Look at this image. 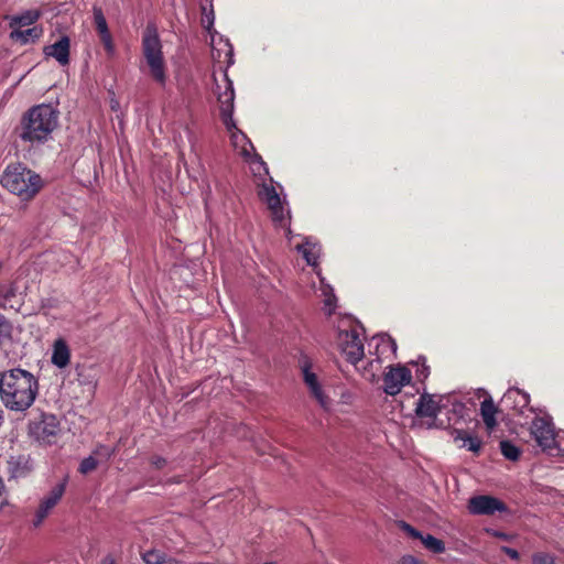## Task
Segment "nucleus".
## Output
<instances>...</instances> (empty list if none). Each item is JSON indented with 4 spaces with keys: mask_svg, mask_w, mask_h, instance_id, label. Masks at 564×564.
<instances>
[{
    "mask_svg": "<svg viewBox=\"0 0 564 564\" xmlns=\"http://www.w3.org/2000/svg\"><path fill=\"white\" fill-rule=\"evenodd\" d=\"M40 391L39 378L21 367L0 371V401L15 413H24L35 402Z\"/></svg>",
    "mask_w": 564,
    "mask_h": 564,
    "instance_id": "obj_1",
    "label": "nucleus"
},
{
    "mask_svg": "<svg viewBox=\"0 0 564 564\" xmlns=\"http://www.w3.org/2000/svg\"><path fill=\"white\" fill-rule=\"evenodd\" d=\"M59 111L48 104H41L30 108L21 118L17 128L19 138L23 142L43 144L52 139L58 127Z\"/></svg>",
    "mask_w": 564,
    "mask_h": 564,
    "instance_id": "obj_2",
    "label": "nucleus"
},
{
    "mask_svg": "<svg viewBox=\"0 0 564 564\" xmlns=\"http://www.w3.org/2000/svg\"><path fill=\"white\" fill-rule=\"evenodd\" d=\"M0 183L21 200H31L43 186L42 177L22 163H11L4 169Z\"/></svg>",
    "mask_w": 564,
    "mask_h": 564,
    "instance_id": "obj_3",
    "label": "nucleus"
},
{
    "mask_svg": "<svg viewBox=\"0 0 564 564\" xmlns=\"http://www.w3.org/2000/svg\"><path fill=\"white\" fill-rule=\"evenodd\" d=\"M142 54L150 68L154 82L164 86L166 83V67L162 51V43L153 24H148L142 34Z\"/></svg>",
    "mask_w": 564,
    "mask_h": 564,
    "instance_id": "obj_4",
    "label": "nucleus"
},
{
    "mask_svg": "<svg viewBox=\"0 0 564 564\" xmlns=\"http://www.w3.org/2000/svg\"><path fill=\"white\" fill-rule=\"evenodd\" d=\"M59 434L61 423L54 414L41 413L29 423V435L40 445L50 446L56 444Z\"/></svg>",
    "mask_w": 564,
    "mask_h": 564,
    "instance_id": "obj_5",
    "label": "nucleus"
},
{
    "mask_svg": "<svg viewBox=\"0 0 564 564\" xmlns=\"http://www.w3.org/2000/svg\"><path fill=\"white\" fill-rule=\"evenodd\" d=\"M337 341L348 362L356 365L362 359L365 355L364 344L357 327H351L350 329H339Z\"/></svg>",
    "mask_w": 564,
    "mask_h": 564,
    "instance_id": "obj_6",
    "label": "nucleus"
},
{
    "mask_svg": "<svg viewBox=\"0 0 564 564\" xmlns=\"http://www.w3.org/2000/svg\"><path fill=\"white\" fill-rule=\"evenodd\" d=\"M414 411L416 416L432 420L427 425L430 429H446L449 425V423L446 424L437 417L442 412V406L440 402L435 401L434 395L430 393L423 392L420 395Z\"/></svg>",
    "mask_w": 564,
    "mask_h": 564,
    "instance_id": "obj_7",
    "label": "nucleus"
},
{
    "mask_svg": "<svg viewBox=\"0 0 564 564\" xmlns=\"http://www.w3.org/2000/svg\"><path fill=\"white\" fill-rule=\"evenodd\" d=\"M66 489V480L55 485L45 495L35 511V516L33 519V527H40L44 520L50 516L52 510L57 506L61 501L62 497L65 494Z\"/></svg>",
    "mask_w": 564,
    "mask_h": 564,
    "instance_id": "obj_8",
    "label": "nucleus"
},
{
    "mask_svg": "<svg viewBox=\"0 0 564 564\" xmlns=\"http://www.w3.org/2000/svg\"><path fill=\"white\" fill-rule=\"evenodd\" d=\"M467 508L469 513L476 516H492L496 512L507 511V506L503 501L489 495L471 497L468 500Z\"/></svg>",
    "mask_w": 564,
    "mask_h": 564,
    "instance_id": "obj_9",
    "label": "nucleus"
},
{
    "mask_svg": "<svg viewBox=\"0 0 564 564\" xmlns=\"http://www.w3.org/2000/svg\"><path fill=\"white\" fill-rule=\"evenodd\" d=\"M411 378V371L405 366L390 367L383 376V390L389 395H395L403 386L410 383Z\"/></svg>",
    "mask_w": 564,
    "mask_h": 564,
    "instance_id": "obj_10",
    "label": "nucleus"
},
{
    "mask_svg": "<svg viewBox=\"0 0 564 564\" xmlns=\"http://www.w3.org/2000/svg\"><path fill=\"white\" fill-rule=\"evenodd\" d=\"M531 434L543 449H551L555 445V432L553 424L544 417H535L531 424Z\"/></svg>",
    "mask_w": 564,
    "mask_h": 564,
    "instance_id": "obj_11",
    "label": "nucleus"
},
{
    "mask_svg": "<svg viewBox=\"0 0 564 564\" xmlns=\"http://www.w3.org/2000/svg\"><path fill=\"white\" fill-rule=\"evenodd\" d=\"M234 98L235 93L231 84H229V88L219 96L218 100L220 102V118L227 130L231 131L236 128V124L232 119L234 113Z\"/></svg>",
    "mask_w": 564,
    "mask_h": 564,
    "instance_id": "obj_12",
    "label": "nucleus"
},
{
    "mask_svg": "<svg viewBox=\"0 0 564 564\" xmlns=\"http://www.w3.org/2000/svg\"><path fill=\"white\" fill-rule=\"evenodd\" d=\"M69 37L63 35L54 44L45 46L44 54L46 56L54 57L62 66H65L69 63Z\"/></svg>",
    "mask_w": 564,
    "mask_h": 564,
    "instance_id": "obj_13",
    "label": "nucleus"
},
{
    "mask_svg": "<svg viewBox=\"0 0 564 564\" xmlns=\"http://www.w3.org/2000/svg\"><path fill=\"white\" fill-rule=\"evenodd\" d=\"M51 361L59 369H64L69 365L70 349L65 339L58 338L54 341Z\"/></svg>",
    "mask_w": 564,
    "mask_h": 564,
    "instance_id": "obj_14",
    "label": "nucleus"
},
{
    "mask_svg": "<svg viewBox=\"0 0 564 564\" xmlns=\"http://www.w3.org/2000/svg\"><path fill=\"white\" fill-rule=\"evenodd\" d=\"M9 465L10 473L14 478L26 477L34 468V463L30 455L12 457Z\"/></svg>",
    "mask_w": 564,
    "mask_h": 564,
    "instance_id": "obj_15",
    "label": "nucleus"
},
{
    "mask_svg": "<svg viewBox=\"0 0 564 564\" xmlns=\"http://www.w3.org/2000/svg\"><path fill=\"white\" fill-rule=\"evenodd\" d=\"M509 401L514 403L513 409L517 413H523V410L530 404V395L518 388L509 389L505 393L502 402L507 403Z\"/></svg>",
    "mask_w": 564,
    "mask_h": 564,
    "instance_id": "obj_16",
    "label": "nucleus"
},
{
    "mask_svg": "<svg viewBox=\"0 0 564 564\" xmlns=\"http://www.w3.org/2000/svg\"><path fill=\"white\" fill-rule=\"evenodd\" d=\"M454 441H462L460 447H466L468 451L478 454L482 447V441L478 436H471L464 430L455 429L452 433Z\"/></svg>",
    "mask_w": 564,
    "mask_h": 564,
    "instance_id": "obj_17",
    "label": "nucleus"
},
{
    "mask_svg": "<svg viewBox=\"0 0 564 564\" xmlns=\"http://www.w3.org/2000/svg\"><path fill=\"white\" fill-rule=\"evenodd\" d=\"M497 412L498 409L490 397L480 403V414L487 429L492 430L497 426Z\"/></svg>",
    "mask_w": 564,
    "mask_h": 564,
    "instance_id": "obj_18",
    "label": "nucleus"
},
{
    "mask_svg": "<svg viewBox=\"0 0 564 564\" xmlns=\"http://www.w3.org/2000/svg\"><path fill=\"white\" fill-rule=\"evenodd\" d=\"M42 34L43 30L41 26H33L26 30L15 29L10 33V37L21 44H26L30 41L35 42L42 36Z\"/></svg>",
    "mask_w": 564,
    "mask_h": 564,
    "instance_id": "obj_19",
    "label": "nucleus"
},
{
    "mask_svg": "<svg viewBox=\"0 0 564 564\" xmlns=\"http://www.w3.org/2000/svg\"><path fill=\"white\" fill-rule=\"evenodd\" d=\"M41 17L40 11L37 10H28L23 12L20 15L13 17L10 26L14 28L15 25L19 26H29L34 24Z\"/></svg>",
    "mask_w": 564,
    "mask_h": 564,
    "instance_id": "obj_20",
    "label": "nucleus"
},
{
    "mask_svg": "<svg viewBox=\"0 0 564 564\" xmlns=\"http://www.w3.org/2000/svg\"><path fill=\"white\" fill-rule=\"evenodd\" d=\"M300 368L303 376V381L307 389L318 382L316 373L312 371V362L307 357L300 360Z\"/></svg>",
    "mask_w": 564,
    "mask_h": 564,
    "instance_id": "obj_21",
    "label": "nucleus"
},
{
    "mask_svg": "<svg viewBox=\"0 0 564 564\" xmlns=\"http://www.w3.org/2000/svg\"><path fill=\"white\" fill-rule=\"evenodd\" d=\"M422 544L426 550L434 554H441L445 552V543L443 540L435 538L432 534H424L421 539Z\"/></svg>",
    "mask_w": 564,
    "mask_h": 564,
    "instance_id": "obj_22",
    "label": "nucleus"
},
{
    "mask_svg": "<svg viewBox=\"0 0 564 564\" xmlns=\"http://www.w3.org/2000/svg\"><path fill=\"white\" fill-rule=\"evenodd\" d=\"M267 206L271 213L272 220L282 224L284 220V209L280 196L278 195L272 200L268 202Z\"/></svg>",
    "mask_w": 564,
    "mask_h": 564,
    "instance_id": "obj_23",
    "label": "nucleus"
},
{
    "mask_svg": "<svg viewBox=\"0 0 564 564\" xmlns=\"http://www.w3.org/2000/svg\"><path fill=\"white\" fill-rule=\"evenodd\" d=\"M311 395L318 402V404L325 409L328 410L330 408L332 401L328 398V395L325 394L323 391V388L319 383H315L314 386L308 388Z\"/></svg>",
    "mask_w": 564,
    "mask_h": 564,
    "instance_id": "obj_24",
    "label": "nucleus"
},
{
    "mask_svg": "<svg viewBox=\"0 0 564 564\" xmlns=\"http://www.w3.org/2000/svg\"><path fill=\"white\" fill-rule=\"evenodd\" d=\"M501 454L510 460H518L520 458V449L510 441H501L500 444Z\"/></svg>",
    "mask_w": 564,
    "mask_h": 564,
    "instance_id": "obj_25",
    "label": "nucleus"
},
{
    "mask_svg": "<svg viewBox=\"0 0 564 564\" xmlns=\"http://www.w3.org/2000/svg\"><path fill=\"white\" fill-rule=\"evenodd\" d=\"M98 463L99 460L95 456H88L80 462L78 471L83 475H87L97 468Z\"/></svg>",
    "mask_w": 564,
    "mask_h": 564,
    "instance_id": "obj_26",
    "label": "nucleus"
},
{
    "mask_svg": "<svg viewBox=\"0 0 564 564\" xmlns=\"http://www.w3.org/2000/svg\"><path fill=\"white\" fill-rule=\"evenodd\" d=\"M165 556L166 554L161 551L150 550L142 555V558L145 564H162Z\"/></svg>",
    "mask_w": 564,
    "mask_h": 564,
    "instance_id": "obj_27",
    "label": "nucleus"
},
{
    "mask_svg": "<svg viewBox=\"0 0 564 564\" xmlns=\"http://www.w3.org/2000/svg\"><path fill=\"white\" fill-rule=\"evenodd\" d=\"M94 20L98 33H106V31H109L106 18L101 9L94 10Z\"/></svg>",
    "mask_w": 564,
    "mask_h": 564,
    "instance_id": "obj_28",
    "label": "nucleus"
},
{
    "mask_svg": "<svg viewBox=\"0 0 564 564\" xmlns=\"http://www.w3.org/2000/svg\"><path fill=\"white\" fill-rule=\"evenodd\" d=\"M98 35L107 54L112 55L115 53V44L110 31H106V33H98Z\"/></svg>",
    "mask_w": 564,
    "mask_h": 564,
    "instance_id": "obj_29",
    "label": "nucleus"
},
{
    "mask_svg": "<svg viewBox=\"0 0 564 564\" xmlns=\"http://www.w3.org/2000/svg\"><path fill=\"white\" fill-rule=\"evenodd\" d=\"M532 564H555V557L546 552H535L532 555Z\"/></svg>",
    "mask_w": 564,
    "mask_h": 564,
    "instance_id": "obj_30",
    "label": "nucleus"
},
{
    "mask_svg": "<svg viewBox=\"0 0 564 564\" xmlns=\"http://www.w3.org/2000/svg\"><path fill=\"white\" fill-rule=\"evenodd\" d=\"M279 194L276 193L275 188L271 185H263L261 189L259 191V197L262 202L265 204L270 200H272L274 197H276Z\"/></svg>",
    "mask_w": 564,
    "mask_h": 564,
    "instance_id": "obj_31",
    "label": "nucleus"
},
{
    "mask_svg": "<svg viewBox=\"0 0 564 564\" xmlns=\"http://www.w3.org/2000/svg\"><path fill=\"white\" fill-rule=\"evenodd\" d=\"M94 455L98 456L100 459L109 460L115 455V448H110L106 445H99L94 451Z\"/></svg>",
    "mask_w": 564,
    "mask_h": 564,
    "instance_id": "obj_32",
    "label": "nucleus"
},
{
    "mask_svg": "<svg viewBox=\"0 0 564 564\" xmlns=\"http://www.w3.org/2000/svg\"><path fill=\"white\" fill-rule=\"evenodd\" d=\"M400 527L412 539H417L421 541V539L424 535L421 531L416 530L414 527H412L411 524H409L404 521L401 522Z\"/></svg>",
    "mask_w": 564,
    "mask_h": 564,
    "instance_id": "obj_33",
    "label": "nucleus"
},
{
    "mask_svg": "<svg viewBox=\"0 0 564 564\" xmlns=\"http://www.w3.org/2000/svg\"><path fill=\"white\" fill-rule=\"evenodd\" d=\"M423 361H425V358H423ZM430 376V367L423 362L421 367H417L416 369V378L421 382H423L427 377Z\"/></svg>",
    "mask_w": 564,
    "mask_h": 564,
    "instance_id": "obj_34",
    "label": "nucleus"
},
{
    "mask_svg": "<svg viewBox=\"0 0 564 564\" xmlns=\"http://www.w3.org/2000/svg\"><path fill=\"white\" fill-rule=\"evenodd\" d=\"M398 564H426L424 561L415 557L414 555H403Z\"/></svg>",
    "mask_w": 564,
    "mask_h": 564,
    "instance_id": "obj_35",
    "label": "nucleus"
},
{
    "mask_svg": "<svg viewBox=\"0 0 564 564\" xmlns=\"http://www.w3.org/2000/svg\"><path fill=\"white\" fill-rule=\"evenodd\" d=\"M150 462L155 469H162L166 465V459L159 455H153Z\"/></svg>",
    "mask_w": 564,
    "mask_h": 564,
    "instance_id": "obj_36",
    "label": "nucleus"
},
{
    "mask_svg": "<svg viewBox=\"0 0 564 564\" xmlns=\"http://www.w3.org/2000/svg\"><path fill=\"white\" fill-rule=\"evenodd\" d=\"M501 552L509 556L513 561H518L520 558V554L516 549L509 547V546H501Z\"/></svg>",
    "mask_w": 564,
    "mask_h": 564,
    "instance_id": "obj_37",
    "label": "nucleus"
},
{
    "mask_svg": "<svg viewBox=\"0 0 564 564\" xmlns=\"http://www.w3.org/2000/svg\"><path fill=\"white\" fill-rule=\"evenodd\" d=\"M162 564H183V563L174 557L165 556Z\"/></svg>",
    "mask_w": 564,
    "mask_h": 564,
    "instance_id": "obj_38",
    "label": "nucleus"
},
{
    "mask_svg": "<svg viewBox=\"0 0 564 564\" xmlns=\"http://www.w3.org/2000/svg\"><path fill=\"white\" fill-rule=\"evenodd\" d=\"M100 564H116V560L112 555H107L101 560Z\"/></svg>",
    "mask_w": 564,
    "mask_h": 564,
    "instance_id": "obj_39",
    "label": "nucleus"
},
{
    "mask_svg": "<svg viewBox=\"0 0 564 564\" xmlns=\"http://www.w3.org/2000/svg\"><path fill=\"white\" fill-rule=\"evenodd\" d=\"M213 15V12L210 13ZM207 25L206 28L209 29L210 25L214 23V17L206 15ZM203 24L205 23V19H202Z\"/></svg>",
    "mask_w": 564,
    "mask_h": 564,
    "instance_id": "obj_40",
    "label": "nucleus"
},
{
    "mask_svg": "<svg viewBox=\"0 0 564 564\" xmlns=\"http://www.w3.org/2000/svg\"><path fill=\"white\" fill-rule=\"evenodd\" d=\"M463 410H464V405L463 404H455L454 408H453V411L455 413H460Z\"/></svg>",
    "mask_w": 564,
    "mask_h": 564,
    "instance_id": "obj_41",
    "label": "nucleus"
},
{
    "mask_svg": "<svg viewBox=\"0 0 564 564\" xmlns=\"http://www.w3.org/2000/svg\"><path fill=\"white\" fill-rule=\"evenodd\" d=\"M495 535L500 538V539H507V534L503 533V532H496Z\"/></svg>",
    "mask_w": 564,
    "mask_h": 564,
    "instance_id": "obj_42",
    "label": "nucleus"
},
{
    "mask_svg": "<svg viewBox=\"0 0 564 564\" xmlns=\"http://www.w3.org/2000/svg\"><path fill=\"white\" fill-rule=\"evenodd\" d=\"M305 258H306V260H307V262H308V263H312L311 257H310V254H308V253H306V252H305Z\"/></svg>",
    "mask_w": 564,
    "mask_h": 564,
    "instance_id": "obj_43",
    "label": "nucleus"
},
{
    "mask_svg": "<svg viewBox=\"0 0 564 564\" xmlns=\"http://www.w3.org/2000/svg\"><path fill=\"white\" fill-rule=\"evenodd\" d=\"M265 564H274V563H272V562H269V563H265Z\"/></svg>",
    "mask_w": 564,
    "mask_h": 564,
    "instance_id": "obj_44",
    "label": "nucleus"
}]
</instances>
